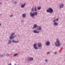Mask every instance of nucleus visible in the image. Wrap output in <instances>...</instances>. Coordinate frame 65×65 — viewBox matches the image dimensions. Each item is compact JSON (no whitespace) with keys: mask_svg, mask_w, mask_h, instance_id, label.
<instances>
[{"mask_svg":"<svg viewBox=\"0 0 65 65\" xmlns=\"http://www.w3.org/2000/svg\"><path fill=\"white\" fill-rule=\"evenodd\" d=\"M60 44H61V43H60V41H59V39H57V42H55V45L57 46H60Z\"/></svg>","mask_w":65,"mask_h":65,"instance_id":"1","label":"nucleus"},{"mask_svg":"<svg viewBox=\"0 0 65 65\" xmlns=\"http://www.w3.org/2000/svg\"><path fill=\"white\" fill-rule=\"evenodd\" d=\"M54 11L52 8H49L47 10V12H50L51 13L53 12Z\"/></svg>","mask_w":65,"mask_h":65,"instance_id":"2","label":"nucleus"},{"mask_svg":"<svg viewBox=\"0 0 65 65\" xmlns=\"http://www.w3.org/2000/svg\"><path fill=\"white\" fill-rule=\"evenodd\" d=\"M30 14L31 17H34V15H37V12H34L32 14V12H31Z\"/></svg>","mask_w":65,"mask_h":65,"instance_id":"3","label":"nucleus"},{"mask_svg":"<svg viewBox=\"0 0 65 65\" xmlns=\"http://www.w3.org/2000/svg\"><path fill=\"white\" fill-rule=\"evenodd\" d=\"M14 34V33H12L11 35V36L10 37V39H13L14 38V37L13 36V35Z\"/></svg>","mask_w":65,"mask_h":65,"instance_id":"4","label":"nucleus"},{"mask_svg":"<svg viewBox=\"0 0 65 65\" xmlns=\"http://www.w3.org/2000/svg\"><path fill=\"white\" fill-rule=\"evenodd\" d=\"M33 59H34V58H28L27 59V61L28 62H29L30 61H30H33Z\"/></svg>","mask_w":65,"mask_h":65,"instance_id":"5","label":"nucleus"},{"mask_svg":"<svg viewBox=\"0 0 65 65\" xmlns=\"http://www.w3.org/2000/svg\"><path fill=\"white\" fill-rule=\"evenodd\" d=\"M38 46L39 47V48H42V46L41 45V43H38Z\"/></svg>","mask_w":65,"mask_h":65,"instance_id":"6","label":"nucleus"},{"mask_svg":"<svg viewBox=\"0 0 65 65\" xmlns=\"http://www.w3.org/2000/svg\"><path fill=\"white\" fill-rule=\"evenodd\" d=\"M36 44H35L34 45V48L36 49H38V47H36Z\"/></svg>","mask_w":65,"mask_h":65,"instance_id":"7","label":"nucleus"},{"mask_svg":"<svg viewBox=\"0 0 65 65\" xmlns=\"http://www.w3.org/2000/svg\"><path fill=\"white\" fill-rule=\"evenodd\" d=\"M38 26L36 25V24H34V27L33 28V29H34V28H36L37 27H38Z\"/></svg>","mask_w":65,"mask_h":65,"instance_id":"8","label":"nucleus"},{"mask_svg":"<svg viewBox=\"0 0 65 65\" xmlns=\"http://www.w3.org/2000/svg\"><path fill=\"white\" fill-rule=\"evenodd\" d=\"M45 44L46 45H49L50 44V43L49 41L47 42L46 43H45Z\"/></svg>","mask_w":65,"mask_h":65,"instance_id":"9","label":"nucleus"},{"mask_svg":"<svg viewBox=\"0 0 65 65\" xmlns=\"http://www.w3.org/2000/svg\"><path fill=\"white\" fill-rule=\"evenodd\" d=\"M34 32L35 33H39V31H37L36 30H35L34 31Z\"/></svg>","mask_w":65,"mask_h":65,"instance_id":"10","label":"nucleus"},{"mask_svg":"<svg viewBox=\"0 0 65 65\" xmlns=\"http://www.w3.org/2000/svg\"><path fill=\"white\" fill-rule=\"evenodd\" d=\"M12 42L14 43H18V42H19V41H15L14 40H13L12 41Z\"/></svg>","mask_w":65,"mask_h":65,"instance_id":"11","label":"nucleus"},{"mask_svg":"<svg viewBox=\"0 0 65 65\" xmlns=\"http://www.w3.org/2000/svg\"><path fill=\"white\" fill-rule=\"evenodd\" d=\"M25 5H26V4H24L23 5H22L21 6L22 8L24 7V6H25Z\"/></svg>","mask_w":65,"mask_h":65,"instance_id":"12","label":"nucleus"},{"mask_svg":"<svg viewBox=\"0 0 65 65\" xmlns=\"http://www.w3.org/2000/svg\"><path fill=\"white\" fill-rule=\"evenodd\" d=\"M63 6H64V5H63V4H61L60 6L59 7L60 8H62V7H63Z\"/></svg>","mask_w":65,"mask_h":65,"instance_id":"13","label":"nucleus"},{"mask_svg":"<svg viewBox=\"0 0 65 65\" xmlns=\"http://www.w3.org/2000/svg\"><path fill=\"white\" fill-rule=\"evenodd\" d=\"M38 29L39 30H41V29H42L41 27L40 26H38Z\"/></svg>","mask_w":65,"mask_h":65,"instance_id":"14","label":"nucleus"},{"mask_svg":"<svg viewBox=\"0 0 65 65\" xmlns=\"http://www.w3.org/2000/svg\"><path fill=\"white\" fill-rule=\"evenodd\" d=\"M22 16L23 18H25V17H26V14H23Z\"/></svg>","mask_w":65,"mask_h":65,"instance_id":"15","label":"nucleus"},{"mask_svg":"<svg viewBox=\"0 0 65 65\" xmlns=\"http://www.w3.org/2000/svg\"><path fill=\"white\" fill-rule=\"evenodd\" d=\"M58 19H58L56 20H54L53 22H56V21H58Z\"/></svg>","mask_w":65,"mask_h":65,"instance_id":"16","label":"nucleus"},{"mask_svg":"<svg viewBox=\"0 0 65 65\" xmlns=\"http://www.w3.org/2000/svg\"><path fill=\"white\" fill-rule=\"evenodd\" d=\"M54 24H55V25H58V24L56 22H55Z\"/></svg>","mask_w":65,"mask_h":65,"instance_id":"17","label":"nucleus"},{"mask_svg":"<svg viewBox=\"0 0 65 65\" xmlns=\"http://www.w3.org/2000/svg\"><path fill=\"white\" fill-rule=\"evenodd\" d=\"M11 41H9V42L8 43V44H10V43H11Z\"/></svg>","mask_w":65,"mask_h":65,"instance_id":"18","label":"nucleus"},{"mask_svg":"<svg viewBox=\"0 0 65 65\" xmlns=\"http://www.w3.org/2000/svg\"><path fill=\"white\" fill-rule=\"evenodd\" d=\"M37 9L38 10H40L41 9V7H39L37 8Z\"/></svg>","mask_w":65,"mask_h":65,"instance_id":"19","label":"nucleus"},{"mask_svg":"<svg viewBox=\"0 0 65 65\" xmlns=\"http://www.w3.org/2000/svg\"><path fill=\"white\" fill-rule=\"evenodd\" d=\"M18 55V54H15L14 55V56H17Z\"/></svg>","mask_w":65,"mask_h":65,"instance_id":"20","label":"nucleus"},{"mask_svg":"<svg viewBox=\"0 0 65 65\" xmlns=\"http://www.w3.org/2000/svg\"><path fill=\"white\" fill-rule=\"evenodd\" d=\"M35 11H37V9H36V7H35Z\"/></svg>","mask_w":65,"mask_h":65,"instance_id":"21","label":"nucleus"},{"mask_svg":"<svg viewBox=\"0 0 65 65\" xmlns=\"http://www.w3.org/2000/svg\"><path fill=\"white\" fill-rule=\"evenodd\" d=\"M9 56V54H7V56Z\"/></svg>","mask_w":65,"mask_h":65,"instance_id":"22","label":"nucleus"},{"mask_svg":"<svg viewBox=\"0 0 65 65\" xmlns=\"http://www.w3.org/2000/svg\"><path fill=\"white\" fill-rule=\"evenodd\" d=\"M32 11H34V8H33L32 9Z\"/></svg>","mask_w":65,"mask_h":65,"instance_id":"23","label":"nucleus"},{"mask_svg":"<svg viewBox=\"0 0 65 65\" xmlns=\"http://www.w3.org/2000/svg\"><path fill=\"white\" fill-rule=\"evenodd\" d=\"M10 17H12V15L10 16Z\"/></svg>","mask_w":65,"mask_h":65,"instance_id":"24","label":"nucleus"},{"mask_svg":"<svg viewBox=\"0 0 65 65\" xmlns=\"http://www.w3.org/2000/svg\"><path fill=\"white\" fill-rule=\"evenodd\" d=\"M50 54V52H47V54Z\"/></svg>","mask_w":65,"mask_h":65,"instance_id":"25","label":"nucleus"},{"mask_svg":"<svg viewBox=\"0 0 65 65\" xmlns=\"http://www.w3.org/2000/svg\"><path fill=\"white\" fill-rule=\"evenodd\" d=\"M47 59L45 60V61H46V62H47Z\"/></svg>","mask_w":65,"mask_h":65,"instance_id":"26","label":"nucleus"},{"mask_svg":"<svg viewBox=\"0 0 65 65\" xmlns=\"http://www.w3.org/2000/svg\"><path fill=\"white\" fill-rule=\"evenodd\" d=\"M55 54H57V52H55Z\"/></svg>","mask_w":65,"mask_h":65,"instance_id":"27","label":"nucleus"},{"mask_svg":"<svg viewBox=\"0 0 65 65\" xmlns=\"http://www.w3.org/2000/svg\"><path fill=\"white\" fill-rule=\"evenodd\" d=\"M0 56H1V57H3V55H2V56H1V55Z\"/></svg>","mask_w":65,"mask_h":65,"instance_id":"28","label":"nucleus"},{"mask_svg":"<svg viewBox=\"0 0 65 65\" xmlns=\"http://www.w3.org/2000/svg\"><path fill=\"white\" fill-rule=\"evenodd\" d=\"M8 65H11V64H9Z\"/></svg>","mask_w":65,"mask_h":65,"instance_id":"29","label":"nucleus"},{"mask_svg":"<svg viewBox=\"0 0 65 65\" xmlns=\"http://www.w3.org/2000/svg\"><path fill=\"white\" fill-rule=\"evenodd\" d=\"M14 3H17V2H15Z\"/></svg>","mask_w":65,"mask_h":65,"instance_id":"30","label":"nucleus"},{"mask_svg":"<svg viewBox=\"0 0 65 65\" xmlns=\"http://www.w3.org/2000/svg\"><path fill=\"white\" fill-rule=\"evenodd\" d=\"M0 4H2V3H0Z\"/></svg>","mask_w":65,"mask_h":65,"instance_id":"31","label":"nucleus"},{"mask_svg":"<svg viewBox=\"0 0 65 65\" xmlns=\"http://www.w3.org/2000/svg\"><path fill=\"white\" fill-rule=\"evenodd\" d=\"M1 24L0 23V26H1Z\"/></svg>","mask_w":65,"mask_h":65,"instance_id":"32","label":"nucleus"},{"mask_svg":"<svg viewBox=\"0 0 65 65\" xmlns=\"http://www.w3.org/2000/svg\"><path fill=\"white\" fill-rule=\"evenodd\" d=\"M37 30H38V29H37Z\"/></svg>","mask_w":65,"mask_h":65,"instance_id":"33","label":"nucleus"}]
</instances>
